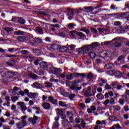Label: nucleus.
<instances>
[{"instance_id": "2eb2a0df", "label": "nucleus", "mask_w": 129, "mask_h": 129, "mask_svg": "<svg viewBox=\"0 0 129 129\" xmlns=\"http://www.w3.org/2000/svg\"><path fill=\"white\" fill-rule=\"evenodd\" d=\"M33 85L35 88H37V89H41V88H43V86L38 82H34L33 83Z\"/></svg>"}, {"instance_id": "2f4dec72", "label": "nucleus", "mask_w": 129, "mask_h": 129, "mask_svg": "<svg viewBox=\"0 0 129 129\" xmlns=\"http://www.w3.org/2000/svg\"><path fill=\"white\" fill-rule=\"evenodd\" d=\"M29 76H30V77H31V78H32V79H38V78H39V76H38L36 75L35 74H30L28 75Z\"/></svg>"}, {"instance_id": "0eeeda50", "label": "nucleus", "mask_w": 129, "mask_h": 129, "mask_svg": "<svg viewBox=\"0 0 129 129\" xmlns=\"http://www.w3.org/2000/svg\"><path fill=\"white\" fill-rule=\"evenodd\" d=\"M48 98L49 102H50L52 104H54L55 105H57L58 104V100L54 99L53 96H50L48 97Z\"/></svg>"}, {"instance_id": "864d4df0", "label": "nucleus", "mask_w": 129, "mask_h": 129, "mask_svg": "<svg viewBox=\"0 0 129 129\" xmlns=\"http://www.w3.org/2000/svg\"><path fill=\"white\" fill-rule=\"evenodd\" d=\"M127 15H128V13L125 12L120 14V17H121V18H126V16H127Z\"/></svg>"}, {"instance_id": "680f3d73", "label": "nucleus", "mask_w": 129, "mask_h": 129, "mask_svg": "<svg viewBox=\"0 0 129 129\" xmlns=\"http://www.w3.org/2000/svg\"><path fill=\"white\" fill-rule=\"evenodd\" d=\"M67 76L66 75V72H64L62 74H60L59 75V77H60V78H65Z\"/></svg>"}, {"instance_id": "7c9ffc66", "label": "nucleus", "mask_w": 129, "mask_h": 129, "mask_svg": "<svg viewBox=\"0 0 129 129\" xmlns=\"http://www.w3.org/2000/svg\"><path fill=\"white\" fill-rule=\"evenodd\" d=\"M18 40L20 42H25V41L27 40V38L25 37V36H19L18 37Z\"/></svg>"}, {"instance_id": "ea45409f", "label": "nucleus", "mask_w": 129, "mask_h": 129, "mask_svg": "<svg viewBox=\"0 0 129 129\" xmlns=\"http://www.w3.org/2000/svg\"><path fill=\"white\" fill-rule=\"evenodd\" d=\"M87 77L88 79H92V78H94V75H93L92 73L90 72L89 74H88Z\"/></svg>"}, {"instance_id": "4be33fe9", "label": "nucleus", "mask_w": 129, "mask_h": 129, "mask_svg": "<svg viewBox=\"0 0 129 129\" xmlns=\"http://www.w3.org/2000/svg\"><path fill=\"white\" fill-rule=\"evenodd\" d=\"M96 56V53H95V52H94L92 51L89 53V57H90V58H91V59H94V58H95Z\"/></svg>"}, {"instance_id": "4d7b16f0", "label": "nucleus", "mask_w": 129, "mask_h": 129, "mask_svg": "<svg viewBox=\"0 0 129 129\" xmlns=\"http://www.w3.org/2000/svg\"><path fill=\"white\" fill-rule=\"evenodd\" d=\"M5 116H7V117H11V115H12V114H11V112L9 111H7L5 112Z\"/></svg>"}, {"instance_id": "473e14b6", "label": "nucleus", "mask_w": 129, "mask_h": 129, "mask_svg": "<svg viewBox=\"0 0 129 129\" xmlns=\"http://www.w3.org/2000/svg\"><path fill=\"white\" fill-rule=\"evenodd\" d=\"M51 48L53 50H58L59 49V45L53 44L51 46Z\"/></svg>"}, {"instance_id": "e433bc0d", "label": "nucleus", "mask_w": 129, "mask_h": 129, "mask_svg": "<svg viewBox=\"0 0 129 129\" xmlns=\"http://www.w3.org/2000/svg\"><path fill=\"white\" fill-rule=\"evenodd\" d=\"M113 110L114 111H119L120 110V107L117 105H114L113 106Z\"/></svg>"}, {"instance_id": "58836bf2", "label": "nucleus", "mask_w": 129, "mask_h": 129, "mask_svg": "<svg viewBox=\"0 0 129 129\" xmlns=\"http://www.w3.org/2000/svg\"><path fill=\"white\" fill-rule=\"evenodd\" d=\"M59 125V122L55 121L53 124L52 129H56Z\"/></svg>"}, {"instance_id": "39448f33", "label": "nucleus", "mask_w": 129, "mask_h": 129, "mask_svg": "<svg viewBox=\"0 0 129 129\" xmlns=\"http://www.w3.org/2000/svg\"><path fill=\"white\" fill-rule=\"evenodd\" d=\"M116 65H122L124 64V59H123V56H120L117 61L115 62Z\"/></svg>"}, {"instance_id": "8fccbe9b", "label": "nucleus", "mask_w": 129, "mask_h": 129, "mask_svg": "<svg viewBox=\"0 0 129 129\" xmlns=\"http://www.w3.org/2000/svg\"><path fill=\"white\" fill-rule=\"evenodd\" d=\"M14 34L15 35H23L24 34V32L18 30V31H15L14 32Z\"/></svg>"}, {"instance_id": "79ce46f5", "label": "nucleus", "mask_w": 129, "mask_h": 129, "mask_svg": "<svg viewBox=\"0 0 129 129\" xmlns=\"http://www.w3.org/2000/svg\"><path fill=\"white\" fill-rule=\"evenodd\" d=\"M18 22L19 24H25V23H26V21H25V20H24V19H23V18L22 17H20L18 19Z\"/></svg>"}, {"instance_id": "9d476101", "label": "nucleus", "mask_w": 129, "mask_h": 129, "mask_svg": "<svg viewBox=\"0 0 129 129\" xmlns=\"http://www.w3.org/2000/svg\"><path fill=\"white\" fill-rule=\"evenodd\" d=\"M96 124L98 125H106V120H103L101 121L100 120H97L96 122Z\"/></svg>"}, {"instance_id": "e2e57ef3", "label": "nucleus", "mask_w": 129, "mask_h": 129, "mask_svg": "<svg viewBox=\"0 0 129 129\" xmlns=\"http://www.w3.org/2000/svg\"><path fill=\"white\" fill-rule=\"evenodd\" d=\"M91 102V99L90 98H87V99H85V102L87 104L88 103H90Z\"/></svg>"}, {"instance_id": "423d86ee", "label": "nucleus", "mask_w": 129, "mask_h": 129, "mask_svg": "<svg viewBox=\"0 0 129 129\" xmlns=\"http://www.w3.org/2000/svg\"><path fill=\"white\" fill-rule=\"evenodd\" d=\"M17 104L21 107V110L22 111H26L27 110V106L25 105V103L23 102H18Z\"/></svg>"}, {"instance_id": "052dcab7", "label": "nucleus", "mask_w": 129, "mask_h": 129, "mask_svg": "<svg viewBox=\"0 0 129 129\" xmlns=\"http://www.w3.org/2000/svg\"><path fill=\"white\" fill-rule=\"evenodd\" d=\"M122 86L120 84H117L116 87V90H121V89L122 88Z\"/></svg>"}, {"instance_id": "1a4fd4ad", "label": "nucleus", "mask_w": 129, "mask_h": 129, "mask_svg": "<svg viewBox=\"0 0 129 129\" xmlns=\"http://www.w3.org/2000/svg\"><path fill=\"white\" fill-rule=\"evenodd\" d=\"M5 75H6V77L8 78H12L13 76H15V74L13 72L7 71L5 72Z\"/></svg>"}, {"instance_id": "49530a36", "label": "nucleus", "mask_w": 129, "mask_h": 129, "mask_svg": "<svg viewBox=\"0 0 129 129\" xmlns=\"http://www.w3.org/2000/svg\"><path fill=\"white\" fill-rule=\"evenodd\" d=\"M8 120H10V118L5 119V118L3 117L0 118V121L2 122V123L7 122Z\"/></svg>"}, {"instance_id": "4468645a", "label": "nucleus", "mask_w": 129, "mask_h": 129, "mask_svg": "<svg viewBox=\"0 0 129 129\" xmlns=\"http://www.w3.org/2000/svg\"><path fill=\"white\" fill-rule=\"evenodd\" d=\"M39 66H40L41 68H43L45 69L48 67V63L46 61H42L39 63Z\"/></svg>"}, {"instance_id": "37998d69", "label": "nucleus", "mask_w": 129, "mask_h": 129, "mask_svg": "<svg viewBox=\"0 0 129 129\" xmlns=\"http://www.w3.org/2000/svg\"><path fill=\"white\" fill-rule=\"evenodd\" d=\"M81 32H84V33H86V34H89L90 31L89 29H87L86 28H82L81 29Z\"/></svg>"}, {"instance_id": "6e6552de", "label": "nucleus", "mask_w": 129, "mask_h": 129, "mask_svg": "<svg viewBox=\"0 0 129 129\" xmlns=\"http://www.w3.org/2000/svg\"><path fill=\"white\" fill-rule=\"evenodd\" d=\"M42 106L43 108L46 110H49L51 108V104L48 102H44L42 103Z\"/></svg>"}, {"instance_id": "7ed1b4c3", "label": "nucleus", "mask_w": 129, "mask_h": 129, "mask_svg": "<svg viewBox=\"0 0 129 129\" xmlns=\"http://www.w3.org/2000/svg\"><path fill=\"white\" fill-rule=\"evenodd\" d=\"M27 121L26 120H22L21 122H17L16 124L17 129L24 128L27 125Z\"/></svg>"}, {"instance_id": "c85d7f7f", "label": "nucleus", "mask_w": 129, "mask_h": 129, "mask_svg": "<svg viewBox=\"0 0 129 129\" xmlns=\"http://www.w3.org/2000/svg\"><path fill=\"white\" fill-rule=\"evenodd\" d=\"M76 77H86V75L85 74H80L79 73H75Z\"/></svg>"}, {"instance_id": "a18cd8bd", "label": "nucleus", "mask_w": 129, "mask_h": 129, "mask_svg": "<svg viewBox=\"0 0 129 129\" xmlns=\"http://www.w3.org/2000/svg\"><path fill=\"white\" fill-rule=\"evenodd\" d=\"M68 28H70L71 30H73L74 29V24L73 23H70L67 25Z\"/></svg>"}, {"instance_id": "a19ab883", "label": "nucleus", "mask_w": 129, "mask_h": 129, "mask_svg": "<svg viewBox=\"0 0 129 129\" xmlns=\"http://www.w3.org/2000/svg\"><path fill=\"white\" fill-rule=\"evenodd\" d=\"M61 71H62V70L61 69H58L56 68V70H55V74L56 75H60L61 74Z\"/></svg>"}, {"instance_id": "20e7f679", "label": "nucleus", "mask_w": 129, "mask_h": 129, "mask_svg": "<svg viewBox=\"0 0 129 129\" xmlns=\"http://www.w3.org/2000/svg\"><path fill=\"white\" fill-rule=\"evenodd\" d=\"M38 119H40V117L36 116V114H34L33 117H30L28 119L29 123H31V124L35 125L37 123V120Z\"/></svg>"}, {"instance_id": "9b49d317", "label": "nucleus", "mask_w": 129, "mask_h": 129, "mask_svg": "<svg viewBox=\"0 0 129 129\" xmlns=\"http://www.w3.org/2000/svg\"><path fill=\"white\" fill-rule=\"evenodd\" d=\"M68 16L69 20H72V19H73V16H74V12H73V11L71 10H69L68 12Z\"/></svg>"}, {"instance_id": "4c0bfd02", "label": "nucleus", "mask_w": 129, "mask_h": 129, "mask_svg": "<svg viewBox=\"0 0 129 129\" xmlns=\"http://www.w3.org/2000/svg\"><path fill=\"white\" fill-rule=\"evenodd\" d=\"M90 46H91L92 49L93 48H96V47H98V42H93Z\"/></svg>"}, {"instance_id": "5fc2aeb1", "label": "nucleus", "mask_w": 129, "mask_h": 129, "mask_svg": "<svg viewBox=\"0 0 129 129\" xmlns=\"http://www.w3.org/2000/svg\"><path fill=\"white\" fill-rule=\"evenodd\" d=\"M79 105L80 107H81L82 109H85V108H86V106H85V105L83 103H80V104H79Z\"/></svg>"}, {"instance_id": "a211bd4d", "label": "nucleus", "mask_w": 129, "mask_h": 129, "mask_svg": "<svg viewBox=\"0 0 129 129\" xmlns=\"http://www.w3.org/2000/svg\"><path fill=\"white\" fill-rule=\"evenodd\" d=\"M56 112L57 114H58V115H63L64 114V111L63 110L60 108H57L56 110Z\"/></svg>"}, {"instance_id": "f8f14e48", "label": "nucleus", "mask_w": 129, "mask_h": 129, "mask_svg": "<svg viewBox=\"0 0 129 129\" xmlns=\"http://www.w3.org/2000/svg\"><path fill=\"white\" fill-rule=\"evenodd\" d=\"M84 95L86 97H89V96H92V93L90 91V87H88V90L86 91L84 93Z\"/></svg>"}, {"instance_id": "6ab92c4d", "label": "nucleus", "mask_w": 129, "mask_h": 129, "mask_svg": "<svg viewBox=\"0 0 129 129\" xmlns=\"http://www.w3.org/2000/svg\"><path fill=\"white\" fill-rule=\"evenodd\" d=\"M114 65L113 63H107L104 66V68L105 69H112V68H113Z\"/></svg>"}, {"instance_id": "412c9836", "label": "nucleus", "mask_w": 129, "mask_h": 129, "mask_svg": "<svg viewBox=\"0 0 129 129\" xmlns=\"http://www.w3.org/2000/svg\"><path fill=\"white\" fill-rule=\"evenodd\" d=\"M61 123L63 126H67L69 125L70 122L68 121V119H65L61 121Z\"/></svg>"}, {"instance_id": "bb28decb", "label": "nucleus", "mask_w": 129, "mask_h": 129, "mask_svg": "<svg viewBox=\"0 0 129 129\" xmlns=\"http://www.w3.org/2000/svg\"><path fill=\"white\" fill-rule=\"evenodd\" d=\"M56 68L51 67L49 68V72L51 74H55L56 73Z\"/></svg>"}, {"instance_id": "f3484780", "label": "nucleus", "mask_w": 129, "mask_h": 129, "mask_svg": "<svg viewBox=\"0 0 129 129\" xmlns=\"http://www.w3.org/2000/svg\"><path fill=\"white\" fill-rule=\"evenodd\" d=\"M58 105L61 107H68V104H66L65 102L60 101L58 102Z\"/></svg>"}, {"instance_id": "cd10ccee", "label": "nucleus", "mask_w": 129, "mask_h": 129, "mask_svg": "<svg viewBox=\"0 0 129 129\" xmlns=\"http://www.w3.org/2000/svg\"><path fill=\"white\" fill-rule=\"evenodd\" d=\"M97 98L99 99V100H102L104 98V96L101 93L98 94L96 95Z\"/></svg>"}, {"instance_id": "aec40b11", "label": "nucleus", "mask_w": 129, "mask_h": 129, "mask_svg": "<svg viewBox=\"0 0 129 129\" xmlns=\"http://www.w3.org/2000/svg\"><path fill=\"white\" fill-rule=\"evenodd\" d=\"M44 85L47 88H51L53 86V84L50 82H44Z\"/></svg>"}, {"instance_id": "3c124183", "label": "nucleus", "mask_w": 129, "mask_h": 129, "mask_svg": "<svg viewBox=\"0 0 129 129\" xmlns=\"http://www.w3.org/2000/svg\"><path fill=\"white\" fill-rule=\"evenodd\" d=\"M78 36L80 37L82 39L85 38V35L83 34L82 32H79L78 33Z\"/></svg>"}, {"instance_id": "603ef678", "label": "nucleus", "mask_w": 129, "mask_h": 129, "mask_svg": "<svg viewBox=\"0 0 129 129\" xmlns=\"http://www.w3.org/2000/svg\"><path fill=\"white\" fill-rule=\"evenodd\" d=\"M75 96H76V95H75L74 94H71L69 96V99H71V100H73V98H74V97H75Z\"/></svg>"}, {"instance_id": "f257e3e1", "label": "nucleus", "mask_w": 129, "mask_h": 129, "mask_svg": "<svg viewBox=\"0 0 129 129\" xmlns=\"http://www.w3.org/2000/svg\"><path fill=\"white\" fill-rule=\"evenodd\" d=\"M112 41H116L112 44V47L115 49L122 47V43H123V41H122L121 38L119 37H115L113 39Z\"/></svg>"}, {"instance_id": "774afa93", "label": "nucleus", "mask_w": 129, "mask_h": 129, "mask_svg": "<svg viewBox=\"0 0 129 129\" xmlns=\"http://www.w3.org/2000/svg\"><path fill=\"white\" fill-rule=\"evenodd\" d=\"M3 127L4 129H11V126L7 125H4Z\"/></svg>"}, {"instance_id": "a878e982", "label": "nucleus", "mask_w": 129, "mask_h": 129, "mask_svg": "<svg viewBox=\"0 0 129 129\" xmlns=\"http://www.w3.org/2000/svg\"><path fill=\"white\" fill-rule=\"evenodd\" d=\"M4 30H5V31H6L7 33H11V32H13V31H14V29L12 27L4 28Z\"/></svg>"}, {"instance_id": "c03bdc74", "label": "nucleus", "mask_w": 129, "mask_h": 129, "mask_svg": "<svg viewBox=\"0 0 129 129\" xmlns=\"http://www.w3.org/2000/svg\"><path fill=\"white\" fill-rule=\"evenodd\" d=\"M11 100L13 102H16L17 100H19V97L18 96H13L11 97Z\"/></svg>"}, {"instance_id": "dca6fc26", "label": "nucleus", "mask_w": 129, "mask_h": 129, "mask_svg": "<svg viewBox=\"0 0 129 129\" xmlns=\"http://www.w3.org/2000/svg\"><path fill=\"white\" fill-rule=\"evenodd\" d=\"M90 50H92V48H91V46H90V45H86V46L84 47V51L85 53L90 51Z\"/></svg>"}, {"instance_id": "09e8293b", "label": "nucleus", "mask_w": 129, "mask_h": 129, "mask_svg": "<svg viewBox=\"0 0 129 129\" xmlns=\"http://www.w3.org/2000/svg\"><path fill=\"white\" fill-rule=\"evenodd\" d=\"M114 74H116L118 77L121 78L122 76V73L120 71H115Z\"/></svg>"}, {"instance_id": "6e6d98bb", "label": "nucleus", "mask_w": 129, "mask_h": 129, "mask_svg": "<svg viewBox=\"0 0 129 129\" xmlns=\"http://www.w3.org/2000/svg\"><path fill=\"white\" fill-rule=\"evenodd\" d=\"M119 104H120V105H123V104H124V100H123L122 98H120L119 99V101H118Z\"/></svg>"}, {"instance_id": "393cba45", "label": "nucleus", "mask_w": 129, "mask_h": 129, "mask_svg": "<svg viewBox=\"0 0 129 129\" xmlns=\"http://www.w3.org/2000/svg\"><path fill=\"white\" fill-rule=\"evenodd\" d=\"M27 96L29 98H36V95L35 94V93H33L32 92H30L27 94Z\"/></svg>"}, {"instance_id": "69168bd1", "label": "nucleus", "mask_w": 129, "mask_h": 129, "mask_svg": "<svg viewBox=\"0 0 129 129\" xmlns=\"http://www.w3.org/2000/svg\"><path fill=\"white\" fill-rule=\"evenodd\" d=\"M70 37H75V31H71L70 33Z\"/></svg>"}, {"instance_id": "72a5a7b5", "label": "nucleus", "mask_w": 129, "mask_h": 129, "mask_svg": "<svg viewBox=\"0 0 129 129\" xmlns=\"http://www.w3.org/2000/svg\"><path fill=\"white\" fill-rule=\"evenodd\" d=\"M77 51L79 53V54H84V53H85L84 47L78 48Z\"/></svg>"}, {"instance_id": "13d9d810", "label": "nucleus", "mask_w": 129, "mask_h": 129, "mask_svg": "<svg viewBox=\"0 0 129 129\" xmlns=\"http://www.w3.org/2000/svg\"><path fill=\"white\" fill-rule=\"evenodd\" d=\"M34 51L35 54H36V55H40V54H41V52L40 51V50H39V49H35L34 50Z\"/></svg>"}, {"instance_id": "b1692460", "label": "nucleus", "mask_w": 129, "mask_h": 129, "mask_svg": "<svg viewBox=\"0 0 129 129\" xmlns=\"http://www.w3.org/2000/svg\"><path fill=\"white\" fill-rule=\"evenodd\" d=\"M75 74H71V75H67L66 76L67 79H68V80H72V79H73L74 76L76 77V75H75Z\"/></svg>"}, {"instance_id": "de8ad7c7", "label": "nucleus", "mask_w": 129, "mask_h": 129, "mask_svg": "<svg viewBox=\"0 0 129 129\" xmlns=\"http://www.w3.org/2000/svg\"><path fill=\"white\" fill-rule=\"evenodd\" d=\"M68 47H69L71 51H74V50H75L76 45L74 44H72V45H69Z\"/></svg>"}, {"instance_id": "c756f323", "label": "nucleus", "mask_w": 129, "mask_h": 129, "mask_svg": "<svg viewBox=\"0 0 129 129\" xmlns=\"http://www.w3.org/2000/svg\"><path fill=\"white\" fill-rule=\"evenodd\" d=\"M33 42L35 43V44H40L41 43H42V39L37 38H35L33 40Z\"/></svg>"}, {"instance_id": "c9c22d12", "label": "nucleus", "mask_w": 129, "mask_h": 129, "mask_svg": "<svg viewBox=\"0 0 129 129\" xmlns=\"http://www.w3.org/2000/svg\"><path fill=\"white\" fill-rule=\"evenodd\" d=\"M114 73H115V71L113 70L109 71L106 72V74H107V75H109L110 76H112Z\"/></svg>"}, {"instance_id": "f03ea898", "label": "nucleus", "mask_w": 129, "mask_h": 129, "mask_svg": "<svg viewBox=\"0 0 129 129\" xmlns=\"http://www.w3.org/2000/svg\"><path fill=\"white\" fill-rule=\"evenodd\" d=\"M82 82V80H76L74 81H72L71 82L72 85L70 87L71 89L72 90H81L82 89V87H76L75 84H77V83H81Z\"/></svg>"}, {"instance_id": "bf43d9fd", "label": "nucleus", "mask_w": 129, "mask_h": 129, "mask_svg": "<svg viewBox=\"0 0 129 129\" xmlns=\"http://www.w3.org/2000/svg\"><path fill=\"white\" fill-rule=\"evenodd\" d=\"M37 32H38L39 34H43V29L40 27H38L36 29Z\"/></svg>"}, {"instance_id": "5701e85b", "label": "nucleus", "mask_w": 129, "mask_h": 129, "mask_svg": "<svg viewBox=\"0 0 129 129\" xmlns=\"http://www.w3.org/2000/svg\"><path fill=\"white\" fill-rule=\"evenodd\" d=\"M103 55L105 58H107L108 57L111 56V52L109 51H107L103 53Z\"/></svg>"}, {"instance_id": "338daca9", "label": "nucleus", "mask_w": 129, "mask_h": 129, "mask_svg": "<svg viewBox=\"0 0 129 129\" xmlns=\"http://www.w3.org/2000/svg\"><path fill=\"white\" fill-rule=\"evenodd\" d=\"M101 128H102V127L97 124L94 128V129H101Z\"/></svg>"}, {"instance_id": "f704fd0d", "label": "nucleus", "mask_w": 129, "mask_h": 129, "mask_svg": "<svg viewBox=\"0 0 129 129\" xmlns=\"http://www.w3.org/2000/svg\"><path fill=\"white\" fill-rule=\"evenodd\" d=\"M69 50V48L65 46L60 47V52H67Z\"/></svg>"}, {"instance_id": "ddd939ff", "label": "nucleus", "mask_w": 129, "mask_h": 129, "mask_svg": "<svg viewBox=\"0 0 129 129\" xmlns=\"http://www.w3.org/2000/svg\"><path fill=\"white\" fill-rule=\"evenodd\" d=\"M95 110H96V107L94 105H92L90 108L87 109V112L89 113H92V112L95 111Z\"/></svg>"}, {"instance_id": "0e129e2a", "label": "nucleus", "mask_w": 129, "mask_h": 129, "mask_svg": "<svg viewBox=\"0 0 129 129\" xmlns=\"http://www.w3.org/2000/svg\"><path fill=\"white\" fill-rule=\"evenodd\" d=\"M114 126L115 127V128H117V129H121V126H120V125H119V124H114Z\"/></svg>"}]
</instances>
